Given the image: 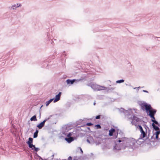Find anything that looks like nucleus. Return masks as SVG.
Masks as SVG:
<instances>
[{"label":"nucleus","mask_w":160,"mask_h":160,"mask_svg":"<svg viewBox=\"0 0 160 160\" xmlns=\"http://www.w3.org/2000/svg\"><path fill=\"white\" fill-rule=\"evenodd\" d=\"M137 128H138L140 130L141 133V137L142 138H144L146 135L147 132V129L146 127H145L144 129H143L142 127L140 125L137 126Z\"/></svg>","instance_id":"obj_1"},{"label":"nucleus","mask_w":160,"mask_h":160,"mask_svg":"<svg viewBox=\"0 0 160 160\" xmlns=\"http://www.w3.org/2000/svg\"><path fill=\"white\" fill-rule=\"evenodd\" d=\"M140 106L142 110H145L147 112H148V110L150 109H152L151 105H148L147 103H142L140 104Z\"/></svg>","instance_id":"obj_2"},{"label":"nucleus","mask_w":160,"mask_h":160,"mask_svg":"<svg viewBox=\"0 0 160 160\" xmlns=\"http://www.w3.org/2000/svg\"><path fill=\"white\" fill-rule=\"evenodd\" d=\"M148 112H149V115L150 117H153V116H154V115L156 112V110L155 109H153L152 108V109H150L149 110H148Z\"/></svg>","instance_id":"obj_3"},{"label":"nucleus","mask_w":160,"mask_h":160,"mask_svg":"<svg viewBox=\"0 0 160 160\" xmlns=\"http://www.w3.org/2000/svg\"><path fill=\"white\" fill-rule=\"evenodd\" d=\"M132 121L131 122V123L132 125H134L135 126H136L137 127L136 124L134 122H133V121H135L136 122H138L139 121V119L137 117L135 116H133L132 118Z\"/></svg>","instance_id":"obj_4"},{"label":"nucleus","mask_w":160,"mask_h":160,"mask_svg":"<svg viewBox=\"0 0 160 160\" xmlns=\"http://www.w3.org/2000/svg\"><path fill=\"white\" fill-rule=\"evenodd\" d=\"M61 94V92H59V93L56 95L55 97V99L54 100L53 102H55L60 99V97Z\"/></svg>","instance_id":"obj_5"},{"label":"nucleus","mask_w":160,"mask_h":160,"mask_svg":"<svg viewBox=\"0 0 160 160\" xmlns=\"http://www.w3.org/2000/svg\"><path fill=\"white\" fill-rule=\"evenodd\" d=\"M46 120H44L42 122H41L39 125L37 126V127H38L39 129H41L43 127L44 125Z\"/></svg>","instance_id":"obj_6"},{"label":"nucleus","mask_w":160,"mask_h":160,"mask_svg":"<svg viewBox=\"0 0 160 160\" xmlns=\"http://www.w3.org/2000/svg\"><path fill=\"white\" fill-rule=\"evenodd\" d=\"M65 140L68 143H70L74 140V139L73 137H70L69 138H66Z\"/></svg>","instance_id":"obj_7"},{"label":"nucleus","mask_w":160,"mask_h":160,"mask_svg":"<svg viewBox=\"0 0 160 160\" xmlns=\"http://www.w3.org/2000/svg\"><path fill=\"white\" fill-rule=\"evenodd\" d=\"M98 88H97V91H100L101 90H104L106 89V88L104 87L98 85Z\"/></svg>","instance_id":"obj_8"},{"label":"nucleus","mask_w":160,"mask_h":160,"mask_svg":"<svg viewBox=\"0 0 160 160\" xmlns=\"http://www.w3.org/2000/svg\"><path fill=\"white\" fill-rule=\"evenodd\" d=\"M115 129L114 128H112L109 131V135L110 136H112L113 133L115 132Z\"/></svg>","instance_id":"obj_9"},{"label":"nucleus","mask_w":160,"mask_h":160,"mask_svg":"<svg viewBox=\"0 0 160 160\" xmlns=\"http://www.w3.org/2000/svg\"><path fill=\"white\" fill-rule=\"evenodd\" d=\"M75 80H70V79H68L67 80L66 82L67 84H72L75 81Z\"/></svg>","instance_id":"obj_10"},{"label":"nucleus","mask_w":160,"mask_h":160,"mask_svg":"<svg viewBox=\"0 0 160 160\" xmlns=\"http://www.w3.org/2000/svg\"><path fill=\"white\" fill-rule=\"evenodd\" d=\"M98 85L96 84H92L91 85V88L95 90H97V88H98Z\"/></svg>","instance_id":"obj_11"},{"label":"nucleus","mask_w":160,"mask_h":160,"mask_svg":"<svg viewBox=\"0 0 160 160\" xmlns=\"http://www.w3.org/2000/svg\"><path fill=\"white\" fill-rule=\"evenodd\" d=\"M152 126L155 130L156 131L159 130V128L158 126H156L154 123H152Z\"/></svg>","instance_id":"obj_12"},{"label":"nucleus","mask_w":160,"mask_h":160,"mask_svg":"<svg viewBox=\"0 0 160 160\" xmlns=\"http://www.w3.org/2000/svg\"><path fill=\"white\" fill-rule=\"evenodd\" d=\"M30 120L31 121H37V119L36 118V115H34L30 118Z\"/></svg>","instance_id":"obj_13"},{"label":"nucleus","mask_w":160,"mask_h":160,"mask_svg":"<svg viewBox=\"0 0 160 160\" xmlns=\"http://www.w3.org/2000/svg\"><path fill=\"white\" fill-rule=\"evenodd\" d=\"M53 100V98L51 99L49 101H47L46 102V106H48V105L50 104V103H51L52 100Z\"/></svg>","instance_id":"obj_14"},{"label":"nucleus","mask_w":160,"mask_h":160,"mask_svg":"<svg viewBox=\"0 0 160 160\" xmlns=\"http://www.w3.org/2000/svg\"><path fill=\"white\" fill-rule=\"evenodd\" d=\"M21 6V5L19 4V5H18V3L17 4V5H14L12 6V8H13V9H15V8H18L19 7V6Z\"/></svg>","instance_id":"obj_15"},{"label":"nucleus","mask_w":160,"mask_h":160,"mask_svg":"<svg viewBox=\"0 0 160 160\" xmlns=\"http://www.w3.org/2000/svg\"><path fill=\"white\" fill-rule=\"evenodd\" d=\"M28 140H29L28 141L27 143H32L33 140V138H29L28 139Z\"/></svg>","instance_id":"obj_16"},{"label":"nucleus","mask_w":160,"mask_h":160,"mask_svg":"<svg viewBox=\"0 0 160 160\" xmlns=\"http://www.w3.org/2000/svg\"><path fill=\"white\" fill-rule=\"evenodd\" d=\"M32 150H34L35 151L37 152L39 150V149L38 148H36L35 147V145H33L32 148H31Z\"/></svg>","instance_id":"obj_17"},{"label":"nucleus","mask_w":160,"mask_h":160,"mask_svg":"<svg viewBox=\"0 0 160 160\" xmlns=\"http://www.w3.org/2000/svg\"><path fill=\"white\" fill-rule=\"evenodd\" d=\"M160 133V131H158L156 132V138L158 139V136Z\"/></svg>","instance_id":"obj_18"},{"label":"nucleus","mask_w":160,"mask_h":160,"mask_svg":"<svg viewBox=\"0 0 160 160\" xmlns=\"http://www.w3.org/2000/svg\"><path fill=\"white\" fill-rule=\"evenodd\" d=\"M124 82V80L122 79V80H119L117 81H116V82L117 83H121L123 82Z\"/></svg>","instance_id":"obj_19"},{"label":"nucleus","mask_w":160,"mask_h":160,"mask_svg":"<svg viewBox=\"0 0 160 160\" xmlns=\"http://www.w3.org/2000/svg\"><path fill=\"white\" fill-rule=\"evenodd\" d=\"M152 121L157 125H158V123L155 120H152Z\"/></svg>","instance_id":"obj_20"},{"label":"nucleus","mask_w":160,"mask_h":160,"mask_svg":"<svg viewBox=\"0 0 160 160\" xmlns=\"http://www.w3.org/2000/svg\"><path fill=\"white\" fill-rule=\"evenodd\" d=\"M73 160H80V158H78L77 156L74 157L73 158Z\"/></svg>","instance_id":"obj_21"},{"label":"nucleus","mask_w":160,"mask_h":160,"mask_svg":"<svg viewBox=\"0 0 160 160\" xmlns=\"http://www.w3.org/2000/svg\"><path fill=\"white\" fill-rule=\"evenodd\" d=\"M38 133L34 132V135H33V138H37L38 137Z\"/></svg>","instance_id":"obj_22"},{"label":"nucleus","mask_w":160,"mask_h":160,"mask_svg":"<svg viewBox=\"0 0 160 160\" xmlns=\"http://www.w3.org/2000/svg\"><path fill=\"white\" fill-rule=\"evenodd\" d=\"M95 127H96L97 128H101V126L99 124H97L95 125Z\"/></svg>","instance_id":"obj_23"},{"label":"nucleus","mask_w":160,"mask_h":160,"mask_svg":"<svg viewBox=\"0 0 160 160\" xmlns=\"http://www.w3.org/2000/svg\"><path fill=\"white\" fill-rule=\"evenodd\" d=\"M28 145H29V147L31 148H32V147L33 146V145L32 144V143H28Z\"/></svg>","instance_id":"obj_24"},{"label":"nucleus","mask_w":160,"mask_h":160,"mask_svg":"<svg viewBox=\"0 0 160 160\" xmlns=\"http://www.w3.org/2000/svg\"><path fill=\"white\" fill-rule=\"evenodd\" d=\"M93 125V124L91 122L88 123L86 124V125L87 126H90Z\"/></svg>","instance_id":"obj_25"},{"label":"nucleus","mask_w":160,"mask_h":160,"mask_svg":"<svg viewBox=\"0 0 160 160\" xmlns=\"http://www.w3.org/2000/svg\"><path fill=\"white\" fill-rule=\"evenodd\" d=\"M100 115H98V116H97L96 117V119H100Z\"/></svg>","instance_id":"obj_26"},{"label":"nucleus","mask_w":160,"mask_h":160,"mask_svg":"<svg viewBox=\"0 0 160 160\" xmlns=\"http://www.w3.org/2000/svg\"><path fill=\"white\" fill-rule=\"evenodd\" d=\"M72 157L71 156H69L68 158V160H72Z\"/></svg>","instance_id":"obj_27"},{"label":"nucleus","mask_w":160,"mask_h":160,"mask_svg":"<svg viewBox=\"0 0 160 160\" xmlns=\"http://www.w3.org/2000/svg\"><path fill=\"white\" fill-rule=\"evenodd\" d=\"M71 135V134L70 133H69L67 137H69Z\"/></svg>","instance_id":"obj_28"},{"label":"nucleus","mask_w":160,"mask_h":160,"mask_svg":"<svg viewBox=\"0 0 160 160\" xmlns=\"http://www.w3.org/2000/svg\"><path fill=\"white\" fill-rule=\"evenodd\" d=\"M151 118H152V120H155V118L154 117V116H153V117H152Z\"/></svg>","instance_id":"obj_29"},{"label":"nucleus","mask_w":160,"mask_h":160,"mask_svg":"<svg viewBox=\"0 0 160 160\" xmlns=\"http://www.w3.org/2000/svg\"><path fill=\"white\" fill-rule=\"evenodd\" d=\"M80 148V150H81V152H82V154L83 153V151H82V148Z\"/></svg>","instance_id":"obj_30"},{"label":"nucleus","mask_w":160,"mask_h":160,"mask_svg":"<svg viewBox=\"0 0 160 160\" xmlns=\"http://www.w3.org/2000/svg\"><path fill=\"white\" fill-rule=\"evenodd\" d=\"M143 91L144 92H148V91L145 90H143Z\"/></svg>","instance_id":"obj_31"},{"label":"nucleus","mask_w":160,"mask_h":160,"mask_svg":"<svg viewBox=\"0 0 160 160\" xmlns=\"http://www.w3.org/2000/svg\"><path fill=\"white\" fill-rule=\"evenodd\" d=\"M35 132L36 133L38 134V130H36V132Z\"/></svg>","instance_id":"obj_32"},{"label":"nucleus","mask_w":160,"mask_h":160,"mask_svg":"<svg viewBox=\"0 0 160 160\" xmlns=\"http://www.w3.org/2000/svg\"><path fill=\"white\" fill-rule=\"evenodd\" d=\"M51 157L52 158V159L54 157V155H52L51 156Z\"/></svg>","instance_id":"obj_33"},{"label":"nucleus","mask_w":160,"mask_h":160,"mask_svg":"<svg viewBox=\"0 0 160 160\" xmlns=\"http://www.w3.org/2000/svg\"><path fill=\"white\" fill-rule=\"evenodd\" d=\"M118 142H121V140H119L118 141Z\"/></svg>","instance_id":"obj_34"},{"label":"nucleus","mask_w":160,"mask_h":160,"mask_svg":"<svg viewBox=\"0 0 160 160\" xmlns=\"http://www.w3.org/2000/svg\"><path fill=\"white\" fill-rule=\"evenodd\" d=\"M87 141L89 142H90L89 141V140H88V139H87Z\"/></svg>","instance_id":"obj_35"}]
</instances>
